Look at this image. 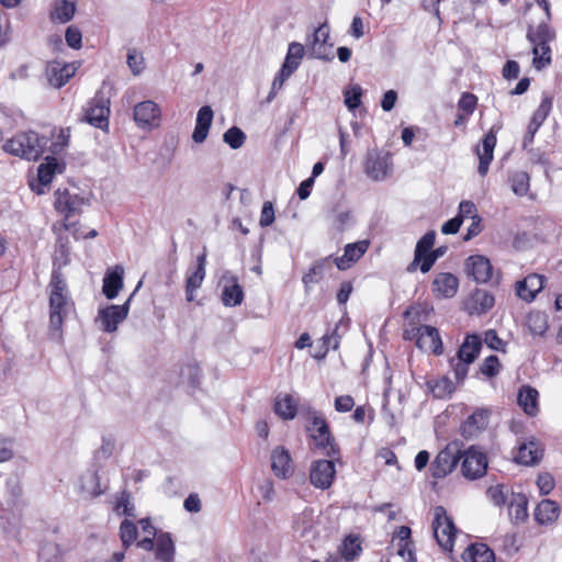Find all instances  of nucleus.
Listing matches in <instances>:
<instances>
[{
  "mask_svg": "<svg viewBox=\"0 0 562 562\" xmlns=\"http://www.w3.org/2000/svg\"><path fill=\"white\" fill-rule=\"evenodd\" d=\"M49 328L60 331L64 318L72 307L67 284L58 270H54L49 282Z\"/></svg>",
  "mask_w": 562,
  "mask_h": 562,
  "instance_id": "f257e3e1",
  "label": "nucleus"
},
{
  "mask_svg": "<svg viewBox=\"0 0 562 562\" xmlns=\"http://www.w3.org/2000/svg\"><path fill=\"white\" fill-rule=\"evenodd\" d=\"M527 41L532 46V65L537 70H541L551 64L550 43L555 38L554 30L549 25V21L540 22L537 26L529 24L526 34Z\"/></svg>",
  "mask_w": 562,
  "mask_h": 562,
  "instance_id": "f03ea898",
  "label": "nucleus"
},
{
  "mask_svg": "<svg viewBox=\"0 0 562 562\" xmlns=\"http://www.w3.org/2000/svg\"><path fill=\"white\" fill-rule=\"evenodd\" d=\"M47 138L40 137L35 132L20 133L7 140L3 149L15 156L27 160H36L41 157L47 146Z\"/></svg>",
  "mask_w": 562,
  "mask_h": 562,
  "instance_id": "7ed1b4c3",
  "label": "nucleus"
},
{
  "mask_svg": "<svg viewBox=\"0 0 562 562\" xmlns=\"http://www.w3.org/2000/svg\"><path fill=\"white\" fill-rule=\"evenodd\" d=\"M307 418L310 424L306 426V430L313 439L315 448L321 449L328 457H335L338 450L325 418L317 411H310Z\"/></svg>",
  "mask_w": 562,
  "mask_h": 562,
  "instance_id": "20e7f679",
  "label": "nucleus"
},
{
  "mask_svg": "<svg viewBox=\"0 0 562 562\" xmlns=\"http://www.w3.org/2000/svg\"><path fill=\"white\" fill-rule=\"evenodd\" d=\"M432 529L434 537L440 548L447 552H452L457 529L442 506H437L434 509Z\"/></svg>",
  "mask_w": 562,
  "mask_h": 562,
  "instance_id": "39448f33",
  "label": "nucleus"
},
{
  "mask_svg": "<svg viewBox=\"0 0 562 562\" xmlns=\"http://www.w3.org/2000/svg\"><path fill=\"white\" fill-rule=\"evenodd\" d=\"M462 447L461 441L453 440L439 451L430 467L431 475L435 479H442L456 469L461 459Z\"/></svg>",
  "mask_w": 562,
  "mask_h": 562,
  "instance_id": "423d86ee",
  "label": "nucleus"
},
{
  "mask_svg": "<svg viewBox=\"0 0 562 562\" xmlns=\"http://www.w3.org/2000/svg\"><path fill=\"white\" fill-rule=\"evenodd\" d=\"M137 547L145 551L155 550V559L159 562H173L176 554L175 541L169 532L158 536H146L137 541Z\"/></svg>",
  "mask_w": 562,
  "mask_h": 562,
  "instance_id": "0eeeda50",
  "label": "nucleus"
},
{
  "mask_svg": "<svg viewBox=\"0 0 562 562\" xmlns=\"http://www.w3.org/2000/svg\"><path fill=\"white\" fill-rule=\"evenodd\" d=\"M133 295L134 293H132L127 301L122 305H109L99 310L97 322L100 323V327L103 331H116L119 324L126 319Z\"/></svg>",
  "mask_w": 562,
  "mask_h": 562,
  "instance_id": "6e6552de",
  "label": "nucleus"
},
{
  "mask_svg": "<svg viewBox=\"0 0 562 562\" xmlns=\"http://www.w3.org/2000/svg\"><path fill=\"white\" fill-rule=\"evenodd\" d=\"M329 40V26L326 23L321 24L307 40L306 47L307 52L313 58L331 60L333 56V44L328 43Z\"/></svg>",
  "mask_w": 562,
  "mask_h": 562,
  "instance_id": "1a4fd4ad",
  "label": "nucleus"
},
{
  "mask_svg": "<svg viewBox=\"0 0 562 562\" xmlns=\"http://www.w3.org/2000/svg\"><path fill=\"white\" fill-rule=\"evenodd\" d=\"M461 458L463 459L461 472L464 477L469 480H476L486 473L487 458L475 447H471L464 452L461 451Z\"/></svg>",
  "mask_w": 562,
  "mask_h": 562,
  "instance_id": "9d476101",
  "label": "nucleus"
},
{
  "mask_svg": "<svg viewBox=\"0 0 562 562\" xmlns=\"http://www.w3.org/2000/svg\"><path fill=\"white\" fill-rule=\"evenodd\" d=\"M335 475L336 469L333 460L321 459L312 462L310 469V481L316 488H329L334 482Z\"/></svg>",
  "mask_w": 562,
  "mask_h": 562,
  "instance_id": "9b49d317",
  "label": "nucleus"
},
{
  "mask_svg": "<svg viewBox=\"0 0 562 562\" xmlns=\"http://www.w3.org/2000/svg\"><path fill=\"white\" fill-rule=\"evenodd\" d=\"M391 169V157L387 154L382 155L378 151L368 153L364 164V171L368 177L375 181H381L389 177Z\"/></svg>",
  "mask_w": 562,
  "mask_h": 562,
  "instance_id": "f8f14e48",
  "label": "nucleus"
},
{
  "mask_svg": "<svg viewBox=\"0 0 562 562\" xmlns=\"http://www.w3.org/2000/svg\"><path fill=\"white\" fill-rule=\"evenodd\" d=\"M416 346L426 352L441 355L443 352V345L436 327L429 325H422L416 329Z\"/></svg>",
  "mask_w": 562,
  "mask_h": 562,
  "instance_id": "ddd939ff",
  "label": "nucleus"
},
{
  "mask_svg": "<svg viewBox=\"0 0 562 562\" xmlns=\"http://www.w3.org/2000/svg\"><path fill=\"white\" fill-rule=\"evenodd\" d=\"M160 120V109L157 103L146 100L134 106V121L140 128L157 126Z\"/></svg>",
  "mask_w": 562,
  "mask_h": 562,
  "instance_id": "4468645a",
  "label": "nucleus"
},
{
  "mask_svg": "<svg viewBox=\"0 0 562 562\" xmlns=\"http://www.w3.org/2000/svg\"><path fill=\"white\" fill-rule=\"evenodd\" d=\"M109 100L103 97H95L89 103L86 111V121L100 130H106L109 126Z\"/></svg>",
  "mask_w": 562,
  "mask_h": 562,
  "instance_id": "2eb2a0df",
  "label": "nucleus"
},
{
  "mask_svg": "<svg viewBox=\"0 0 562 562\" xmlns=\"http://www.w3.org/2000/svg\"><path fill=\"white\" fill-rule=\"evenodd\" d=\"M465 267L468 274L477 283H486L492 278L493 267L484 256H470L467 259Z\"/></svg>",
  "mask_w": 562,
  "mask_h": 562,
  "instance_id": "dca6fc26",
  "label": "nucleus"
},
{
  "mask_svg": "<svg viewBox=\"0 0 562 562\" xmlns=\"http://www.w3.org/2000/svg\"><path fill=\"white\" fill-rule=\"evenodd\" d=\"M56 200H55V209L64 214L65 221L67 222L68 218L74 215L75 213L80 212V209L82 204L85 203V200L80 198L78 194L71 195L67 189L60 190L58 189L55 193Z\"/></svg>",
  "mask_w": 562,
  "mask_h": 562,
  "instance_id": "f3484780",
  "label": "nucleus"
},
{
  "mask_svg": "<svg viewBox=\"0 0 562 562\" xmlns=\"http://www.w3.org/2000/svg\"><path fill=\"white\" fill-rule=\"evenodd\" d=\"M544 286V277L537 273L528 274L516 283L517 295L527 303L532 302Z\"/></svg>",
  "mask_w": 562,
  "mask_h": 562,
  "instance_id": "a211bd4d",
  "label": "nucleus"
},
{
  "mask_svg": "<svg viewBox=\"0 0 562 562\" xmlns=\"http://www.w3.org/2000/svg\"><path fill=\"white\" fill-rule=\"evenodd\" d=\"M71 226L72 223L68 222L55 223L52 226L54 234L57 235L54 260L59 265H67L69 261V240L65 233L70 231Z\"/></svg>",
  "mask_w": 562,
  "mask_h": 562,
  "instance_id": "6ab92c4d",
  "label": "nucleus"
},
{
  "mask_svg": "<svg viewBox=\"0 0 562 562\" xmlns=\"http://www.w3.org/2000/svg\"><path fill=\"white\" fill-rule=\"evenodd\" d=\"M543 456V449L533 438L518 446L514 456L515 462L522 465H535L540 462Z\"/></svg>",
  "mask_w": 562,
  "mask_h": 562,
  "instance_id": "aec40b11",
  "label": "nucleus"
},
{
  "mask_svg": "<svg viewBox=\"0 0 562 562\" xmlns=\"http://www.w3.org/2000/svg\"><path fill=\"white\" fill-rule=\"evenodd\" d=\"M369 241L360 240L345 246L344 255L335 258V263L339 270L349 269L368 250Z\"/></svg>",
  "mask_w": 562,
  "mask_h": 562,
  "instance_id": "412c9836",
  "label": "nucleus"
},
{
  "mask_svg": "<svg viewBox=\"0 0 562 562\" xmlns=\"http://www.w3.org/2000/svg\"><path fill=\"white\" fill-rule=\"evenodd\" d=\"M77 68L74 64L52 61L47 67V78L50 86L60 88L75 75Z\"/></svg>",
  "mask_w": 562,
  "mask_h": 562,
  "instance_id": "4be33fe9",
  "label": "nucleus"
},
{
  "mask_svg": "<svg viewBox=\"0 0 562 562\" xmlns=\"http://www.w3.org/2000/svg\"><path fill=\"white\" fill-rule=\"evenodd\" d=\"M459 281L456 276L449 272H441L432 281V292L437 297L450 299L458 291Z\"/></svg>",
  "mask_w": 562,
  "mask_h": 562,
  "instance_id": "5701e85b",
  "label": "nucleus"
},
{
  "mask_svg": "<svg viewBox=\"0 0 562 562\" xmlns=\"http://www.w3.org/2000/svg\"><path fill=\"white\" fill-rule=\"evenodd\" d=\"M487 422L488 412L485 409H477L462 423L460 432L467 439L473 438L486 427Z\"/></svg>",
  "mask_w": 562,
  "mask_h": 562,
  "instance_id": "b1692460",
  "label": "nucleus"
},
{
  "mask_svg": "<svg viewBox=\"0 0 562 562\" xmlns=\"http://www.w3.org/2000/svg\"><path fill=\"white\" fill-rule=\"evenodd\" d=\"M496 146V134L492 128L483 138L482 148L476 149L479 157L477 171L481 176H485L488 171V166L493 160V153Z\"/></svg>",
  "mask_w": 562,
  "mask_h": 562,
  "instance_id": "393cba45",
  "label": "nucleus"
},
{
  "mask_svg": "<svg viewBox=\"0 0 562 562\" xmlns=\"http://www.w3.org/2000/svg\"><path fill=\"white\" fill-rule=\"evenodd\" d=\"M213 110L209 105H204L198 111L195 127L192 134L194 143L202 144L206 139L213 122Z\"/></svg>",
  "mask_w": 562,
  "mask_h": 562,
  "instance_id": "a878e982",
  "label": "nucleus"
},
{
  "mask_svg": "<svg viewBox=\"0 0 562 562\" xmlns=\"http://www.w3.org/2000/svg\"><path fill=\"white\" fill-rule=\"evenodd\" d=\"M124 270L121 266H115L113 269L108 270L103 278L102 292L106 299L113 300L117 296L120 290L123 288Z\"/></svg>",
  "mask_w": 562,
  "mask_h": 562,
  "instance_id": "bb28decb",
  "label": "nucleus"
},
{
  "mask_svg": "<svg viewBox=\"0 0 562 562\" xmlns=\"http://www.w3.org/2000/svg\"><path fill=\"white\" fill-rule=\"evenodd\" d=\"M271 469L273 473L282 479L292 473L291 457L286 449L277 447L271 452Z\"/></svg>",
  "mask_w": 562,
  "mask_h": 562,
  "instance_id": "cd10ccee",
  "label": "nucleus"
},
{
  "mask_svg": "<svg viewBox=\"0 0 562 562\" xmlns=\"http://www.w3.org/2000/svg\"><path fill=\"white\" fill-rule=\"evenodd\" d=\"M436 233L434 231L427 232L418 241L414 252V260L407 267L408 272L416 271L418 265L424 262L426 255H428L435 244Z\"/></svg>",
  "mask_w": 562,
  "mask_h": 562,
  "instance_id": "c85d7f7f",
  "label": "nucleus"
},
{
  "mask_svg": "<svg viewBox=\"0 0 562 562\" xmlns=\"http://www.w3.org/2000/svg\"><path fill=\"white\" fill-rule=\"evenodd\" d=\"M560 514V507L557 502L551 499L541 501L535 509V519L540 525H547L555 521Z\"/></svg>",
  "mask_w": 562,
  "mask_h": 562,
  "instance_id": "c756f323",
  "label": "nucleus"
},
{
  "mask_svg": "<svg viewBox=\"0 0 562 562\" xmlns=\"http://www.w3.org/2000/svg\"><path fill=\"white\" fill-rule=\"evenodd\" d=\"M274 413L285 420H291L296 416L297 403L290 394H280L276 397Z\"/></svg>",
  "mask_w": 562,
  "mask_h": 562,
  "instance_id": "7c9ffc66",
  "label": "nucleus"
},
{
  "mask_svg": "<svg viewBox=\"0 0 562 562\" xmlns=\"http://www.w3.org/2000/svg\"><path fill=\"white\" fill-rule=\"evenodd\" d=\"M482 347V340L479 335H468L463 344L460 346L456 357L465 360V362H474Z\"/></svg>",
  "mask_w": 562,
  "mask_h": 562,
  "instance_id": "2f4dec72",
  "label": "nucleus"
},
{
  "mask_svg": "<svg viewBox=\"0 0 562 562\" xmlns=\"http://www.w3.org/2000/svg\"><path fill=\"white\" fill-rule=\"evenodd\" d=\"M518 405L529 416H535L538 412V392L530 386H522L517 396Z\"/></svg>",
  "mask_w": 562,
  "mask_h": 562,
  "instance_id": "473e14b6",
  "label": "nucleus"
},
{
  "mask_svg": "<svg viewBox=\"0 0 562 562\" xmlns=\"http://www.w3.org/2000/svg\"><path fill=\"white\" fill-rule=\"evenodd\" d=\"M494 552L485 543L471 544L463 554L465 562H494Z\"/></svg>",
  "mask_w": 562,
  "mask_h": 562,
  "instance_id": "72a5a7b5",
  "label": "nucleus"
},
{
  "mask_svg": "<svg viewBox=\"0 0 562 562\" xmlns=\"http://www.w3.org/2000/svg\"><path fill=\"white\" fill-rule=\"evenodd\" d=\"M243 300V288L238 284L237 279L233 277L223 289L222 302L225 306H237L241 304Z\"/></svg>",
  "mask_w": 562,
  "mask_h": 562,
  "instance_id": "f704fd0d",
  "label": "nucleus"
},
{
  "mask_svg": "<svg viewBox=\"0 0 562 562\" xmlns=\"http://www.w3.org/2000/svg\"><path fill=\"white\" fill-rule=\"evenodd\" d=\"M427 387L436 398H448L456 391L452 381L448 376L427 381Z\"/></svg>",
  "mask_w": 562,
  "mask_h": 562,
  "instance_id": "c9c22d12",
  "label": "nucleus"
},
{
  "mask_svg": "<svg viewBox=\"0 0 562 562\" xmlns=\"http://www.w3.org/2000/svg\"><path fill=\"white\" fill-rule=\"evenodd\" d=\"M75 12L76 7L74 2L68 0H57L55 1L50 12V19L58 21L59 23H67L74 18Z\"/></svg>",
  "mask_w": 562,
  "mask_h": 562,
  "instance_id": "e433bc0d",
  "label": "nucleus"
},
{
  "mask_svg": "<svg viewBox=\"0 0 562 562\" xmlns=\"http://www.w3.org/2000/svg\"><path fill=\"white\" fill-rule=\"evenodd\" d=\"M304 52L305 48L301 43H290L282 67H284L285 69L293 74L300 66L304 56Z\"/></svg>",
  "mask_w": 562,
  "mask_h": 562,
  "instance_id": "4c0bfd02",
  "label": "nucleus"
},
{
  "mask_svg": "<svg viewBox=\"0 0 562 562\" xmlns=\"http://www.w3.org/2000/svg\"><path fill=\"white\" fill-rule=\"evenodd\" d=\"M46 161L41 164L37 169L38 181L43 186H47L52 182L54 175L58 171L61 172V168L55 157H46Z\"/></svg>",
  "mask_w": 562,
  "mask_h": 562,
  "instance_id": "58836bf2",
  "label": "nucleus"
},
{
  "mask_svg": "<svg viewBox=\"0 0 562 562\" xmlns=\"http://www.w3.org/2000/svg\"><path fill=\"white\" fill-rule=\"evenodd\" d=\"M362 548L360 544V539L358 536L353 535L347 536L339 547V552L346 561H353L359 557Z\"/></svg>",
  "mask_w": 562,
  "mask_h": 562,
  "instance_id": "ea45409f",
  "label": "nucleus"
},
{
  "mask_svg": "<svg viewBox=\"0 0 562 562\" xmlns=\"http://www.w3.org/2000/svg\"><path fill=\"white\" fill-rule=\"evenodd\" d=\"M527 499L524 495H516L509 504V516L515 522H522L528 517Z\"/></svg>",
  "mask_w": 562,
  "mask_h": 562,
  "instance_id": "a19ab883",
  "label": "nucleus"
},
{
  "mask_svg": "<svg viewBox=\"0 0 562 562\" xmlns=\"http://www.w3.org/2000/svg\"><path fill=\"white\" fill-rule=\"evenodd\" d=\"M527 326L532 335L542 336L548 329V317L539 311L530 312L527 316Z\"/></svg>",
  "mask_w": 562,
  "mask_h": 562,
  "instance_id": "79ce46f5",
  "label": "nucleus"
},
{
  "mask_svg": "<svg viewBox=\"0 0 562 562\" xmlns=\"http://www.w3.org/2000/svg\"><path fill=\"white\" fill-rule=\"evenodd\" d=\"M138 530L136 525L128 520L124 519L120 525V539L122 541L123 550H127L133 543H135L137 539Z\"/></svg>",
  "mask_w": 562,
  "mask_h": 562,
  "instance_id": "37998d69",
  "label": "nucleus"
},
{
  "mask_svg": "<svg viewBox=\"0 0 562 562\" xmlns=\"http://www.w3.org/2000/svg\"><path fill=\"white\" fill-rule=\"evenodd\" d=\"M37 562H65V560L57 543L46 542L40 550Z\"/></svg>",
  "mask_w": 562,
  "mask_h": 562,
  "instance_id": "c03bdc74",
  "label": "nucleus"
},
{
  "mask_svg": "<svg viewBox=\"0 0 562 562\" xmlns=\"http://www.w3.org/2000/svg\"><path fill=\"white\" fill-rule=\"evenodd\" d=\"M361 95L362 89L359 85H351L345 89V104L349 111H355L361 104Z\"/></svg>",
  "mask_w": 562,
  "mask_h": 562,
  "instance_id": "a18cd8bd",
  "label": "nucleus"
},
{
  "mask_svg": "<svg viewBox=\"0 0 562 562\" xmlns=\"http://www.w3.org/2000/svg\"><path fill=\"white\" fill-rule=\"evenodd\" d=\"M313 528V510L306 509L294 521V529L301 537H305Z\"/></svg>",
  "mask_w": 562,
  "mask_h": 562,
  "instance_id": "49530a36",
  "label": "nucleus"
},
{
  "mask_svg": "<svg viewBox=\"0 0 562 562\" xmlns=\"http://www.w3.org/2000/svg\"><path fill=\"white\" fill-rule=\"evenodd\" d=\"M529 175L525 171H519L512 177V190L516 195L524 196L529 191Z\"/></svg>",
  "mask_w": 562,
  "mask_h": 562,
  "instance_id": "de8ad7c7",
  "label": "nucleus"
},
{
  "mask_svg": "<svg viewBox=\"0 0 562 562\" xmlns=\"http://www.w3.org/2000/svg\"><path fill=\"white\" fill-rule=\"evenodd\" d=\"M245 139V133L236 126L228 128L223 135V140L233 149L240 148L244 145Z\"/></svg>",
  "mask_w": 562,
  "mask_h": 562,
  "instance_id": "09e8293b",
  "label": "nucleus"
},
{
  "mask_svg": "<svg viewBox=\"0 0 562 562\" xmlns=\"http://www.w3.org/2000/svg\"><path fill=\"white\" fill-rule=\"evenodd\" d=\"M115 512L119 515L127 517H135L134 504L131 502V495L126 491H123L116 498Z\"/></svg>",
  "mask_w": 562,
  "mask_h": 562,
  "instance_id": "8fccbe9b",
  "label": "nucleus"
},
{
  "mask_svg": "<svg viewBox=\"0 0 562 562\" xmlns=\"http://www.w3.org/2000/svg\"><path fill=\"white\" fill-rule=\"evenodd\" d=\"M82 490L91 497H98L105 492V490L100 487L99 476L95 472L83 479Z\"/></svg>",
  "mask_w": 562,
  "mask_h": 562,
  "instance_id": "3c124183",
  "label": "nucleus"
},
{
  "mask_svg": "<svg viewBox=\"0 0 562 562\" xmlns=\"http://www.w3.org/2000/svg\"><path fill=\"white\" fill-rule=\"evenodd\" d=\"M552 109V99L546 97L535 111L531 121L535 125L541 126Z\"/></svg>",
  "mask_w": 562,
  "mask_h": 562,
  "instance_id": "603ef678",
  "label": "nucleus"
},
{
  "mask_svg": "<svg viewBox=\"0 0 562 562\" xmlns=\"http://www.w3.org/2000/svg\"><path fill=\"white\" fill-rule=\"evenodd\" d=\"M474 301V311L476 313H486L488 310H491L494 306V296L486 293V292H477L473 296Z\"/></svg>",
  "mask_w": 562,
  "mask_h": 562,
  "instance_id": "864d4df0",
  "label": "nucleus"
},
{
  "mask_svg": "<svg viewBox=\"0 0 562 562\" xmlns=\"http://www.w3.org/2000/svg\"><path fill=\"white\" fill-rule=\"evenodd\" d=\"M326 260H324L323 262H321V261L315 262L310 268V270L303 276L302 281H303V283H304L306 289L311 284L317 283L321 280L322 274H323V269H324V262Z\"/></svg>",
  "mask_w": 562,
  "mask_h": 562,
  "instance_id": "5fc2aeb1",
  "label": "nucleus"
},
{
  "mask_svg": "<svg viewBox=\"0 0 562 562\" xmlns=\"http://www.w3.org/2000/svg\"><path fill=\"white\" fill-rule=\"evenodd\" d=\"M127 65L134 75H139L145 68V60L136 49H130L127 54Z\"/></svg>",
  "mask_w": 562,
  "mask_h": 562,
  "instance_id": "6e6d98bb",
  "label": "nucleus"
},
{
  "mask_svg": "<svg viewBox=\"0 0 562 562\" xmlns=\"http://www.w3.org/2000/svg\"><path fill=\"white\" fill-rule=\"evenodd\" d=\"M499 367H501V363H499L497 356L492 355L483 361V363L481 364L480 371L483 375H485L487 378H493L498 374Z\"/></svg>",
  "mask_w": 562,
  "mask_h": 562,
  "instance_id": "4d7b16f0",
  "label": "nucleus"
},
{
  "mask_svg": "<svg viewBox=\"0 0 562 562\" xmlns=\"http://www.w3.org/2000/svg\"><path fill=\"white\" fill-rule=\"evenodd\" d=\"M470 364L471 362H465V360L460 359L458 357H453L450 359V367L458 382H463L469 372Z\"/></svg>",
  "mask_w": 562,
  "mask_h": 562,
  "instance_id": "13d9d810",
  "label": "nucleus"
},
{
  "mask_svg": "<svg viewBox=\"0 0 562 562\" xmlns=\"http://www.w3.org/2000/svg\"><path fill=\"white\" fill-rule=\"evenodd\" d=\"M476 104H477V98L472 93L464 92V93H462V95L458 102V108L460 111H463L465 113V115L468 116L474 112Z\"/></svg>",
  "mask_w": 562,
  "mask_h": 562,
  "instance_id": "bf43d9fd",
  "label": "nucleus"
},
{
  "mask_svg": "<svg viewBox=\"0 0 562 562\" xmlns=\"http://www.w3.org/2000/svg\"><path fill=\"white\" fill-rule=\"evenodd\" d=\"M445 252H446L445 247H438V248L431 250L428 255H426L424 262H422V265L419 266L420 271L423 273H427L431 269V267L434 266L436 260L438 258H440L441 256H443Z\"/></svg>",
  "mask_w": 562,
  "mask_h": 562,
  "instance_id": "052dcab7",
  "label": "nucleus"
},
{
  "mask_svg": "<svg viewBox=\"0 0 562 562\" xmlns=\"http://www.w3.org/2000/svg\"><path fill=\"white\" fill-rule=\"evenodd\" d=\"M537 486L540 494L548 495L554 487L553 476L548 472L540 473L537 477Z\"/></svg>",
  "mask_w": 562,
  "mask_h": 562,
  "instance_id": "680f3d73",
  "label": "nucleus"
},
{
  "mask_svg": "<svg viewBox=\"0 0 562 562\" xmlns=\"http://www.w3.org/2000/svg\"><path fill=\"white\" fill-rule=\"evenodd\" d=\"M81 32L76 26H68L65 34L66 43L71 48H80L81 46Z\"/></svg>",
  "mask_w": 562,
  "mask_h": 562,
  "instance_id": "e2e57ef3",
  "label": "nucleus"
},
{
  "mask_svg": "<svg viewBox=\"0 0 562 562\" xmlns=\"http://www.w3.org/2000/svg\"><path fill=\"white\" fill-rule=\"evenodd\" d=\"M204 278L205 270L202 268H195L194 271L189 273L186 285L189 290H198L202 285Z\"/></svg>",
  "mask_w": 562,
  "mask_h": 562,
  "instance_id": "0e129e2a",
  "label": "nucleus"
},
{
  "mask_svg": "<svg viewBox=\"0 0 562 562\" xmlns=\"http://www.w3.org/2000/svg\"><path fill=\"white\" fill-rule=\"evenodd\" d=\"M274 222L273 204L267 201L262 205L259 224L261 227H267Z\"/></svg>",
  "mask_w": 562,
  "mask_h": 562,
  "instance_id": "69168bd1",
  "label": "nucleus"
},
{
  "mask_svg": "<svg viewBox=\"0 0 562 562\" xmlns=\"http://www.w3.org/2000/svg\"><path fill=\"white\" fill-rule=\"evenodd\" d=\"M487 495L496 506H502L506 503V492L503 485L492 486L487 490Z\"/></svg>",
  "mask_w": 562,
  "mask_h": 562,
  "instance_id": "338daca9",
  "label": "nucleus"
},
{
  "mask_svg": "<svg viewBox=\"0 0 562 562\" xmlns=\"http://www.w3.org/2000/svg\"><path fill=\"white\" fill-rule=\"evenodd\" d=\"M181 376L188 378L190 384L196 385L201 379V369L196 364H188L181 370Z\"/></svg>",
  "mask_w": 562,
  "mask_h": 562,
  "instance_id": "774afa93",
  "label": "nucleus"
}]
</instances>
